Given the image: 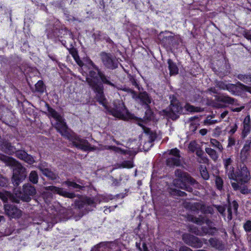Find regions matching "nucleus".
I'll use <instances>...</instances> for the list:
<instances>
[{"instance_id":"6","label":"nucleus","mask_w":251,"mask_h":251,"mask_svg":"<svg viewBox=\"0 0 251 251\" xmlns=\"http://www.w3.org/2000/svg\"><path fill=\"white\" fill-rule=\"evenodd\" d=\"M233 176L234 178H229L237 182V183H231L232 186L234 189H237L238 188L239 183L242 184L243 183H246L250 179V173L247 168L244 166L241 167V170H239L235 174L233 173Z\"/></svg>"},{"instance_id":"42","label":"nucleus","mask_w":251,"mask_h":251,"mask_svg":"<svg viewBox=\"0 0 251 251\" xmlns=\"http://www.w3.org/2000/svg\"><path fill=\"white\" fill-rule=\"evenodd\" d=\"M243 108V107H237V108H232L231 109L233 111L239 112V111H240Z\"/></svg>"},{"instance_id":"45","label":"nucleus","mask_w":251,"mask_h":251,"mask_svg":"<svg viewBox=\"0 0 251 251\" xmlns=\"http://www.w3.org/2000/svg\"><path fill=\"white\" fill-rule=\"evenodd\" d=\"M241 192L243 194H247L249 193V190L247 188H243L241 189Z\"/></svg>"},{"instance_id":"33","label":"nucleus","mask_w":251,"mask_h":251,"mask_svg":"<svg viewBox=\"0 0 251 251\" xmlns=\"http://www.w3.org/2000/svg\"><path fill=\"white\" fill-rule=\"evenodd\" d=\"M197 144L195 141L191 142L189 145V149L193 151L196 149Z\"/></svg>"},{"instance_id":"13","label":"nucleus","mask_w":251,"mask_h":251,"mask_svg":"<svg viewBox=\"0 0 251 251\" xmlns=\"http://www.w3.org/2000/svg\"><path fill=\"white\" fill-rule=\"evenodd\" d=\"M225 167L229 178H234L233 176V170L231 166V160L230 158H227L224 160Z\"/></svg>"},{"instance_id":"12","label":"nucleus","mask_w":251,"mask_h":251,"mask_svg":"<svg viewBox=\"0 0 251 251\" xmlns=\"http://www.w3.org/2000/svg\"><path fill=\"white\" fill-rule=\"evenodd\" d=\"M46 190L52 193H57L60 195L71 198H73L74 196V194L73 193H68L65 191L63 190L61 188H58L53 186H50L47 187Z\"/></svg>"},{"instance_id":"18","label":"nucleus","mask_w":251,"mask_h":251,"mask_svg":"<svg viewBox=\"0 0 251 251\" xmlns=\"http://www.w3.org/2000/svg\"><path fill=\"white\" fill-rule=\"evenodd\" d=\"M40 169L42 172L43 174L47 176V177H49L51 179H53L54 178V175L52 172H51L49 169L48 168H43L42 167H40Z\"/></svg>"},{"instance_id":"14","label":"nucleus","mask_w":251,"mask_h":251,"mask_svg":"<svg viewBox=\"0 0 251 251\" xmlns=\"http://www.w3.org/2000/svg\"><path fill=\"white\" fill-rule=\"evenodd\" d=\"M101 58L103 63L107 67H112L113 60L109 54L103 53L101 55Z\"/></svg>"},{"instance_id":"30","label":"nucleus","mask_w":251,"mask_h":251,"mask_svg":"<svg viewBox=\"0 0 251 251\" xmlns=\"http://www.w3.org/2000/svg\"><path fill=\"white\" fill-rule=\"evenodd\" d=\"M246 121V119H245L244 121V129L243 131V135L244 137L247 136L248 133L249 132V125L245 124Z\"/></svg>"},{"instance_id":"11","label":"nucleus","mask_w":251,"mask_h":251,"mask_svg":"<svg viewBox=\"0 0 251 251\" xmlns=\"http://www.w3.org/2000/svg\"><path fill=\"white\" fill-rule=\"evenodd\" d=\"M170 155L171 156L169 157L167 163L169 166L176 165L178 166L180 164L179 151L177 149H174L170 151Z\"/></svg>"},{"instance_id":"7","label":"nucleus","mask_w":251,"mask_h":251,"mask_svg":"<svg viewBox=\"0 0 251 251\" xmlns=\"http://www.w3.org/2000/svg\"><path fill=\"white\" fill-rule=\"evenodd\" d=\"M68 137L72 142L74 146L83 151H91L96 150L103 149L100 147H91L86 140L80 139L79 137L76 136L74 134L70 135V137Z\"/></svg>"},{"instance_id":"55","label":"nucleus","mask_w":251,"mask_h":251,"mask_svg":"<svg viewBox=\"0 0 251 251\" xmlns=\"http://www.w3.org/2000/svg\"><path fill=\"white\" fill-rule=\"evenodd\" d=\"M77 63L79 64V65H80V66L81 65V64L79 63H78V62H77Z\"/></svg>"},{"instance_id":"32","label":"nucleus","mask_w":251,"mask_h":251,"mask_svg":"<svg viewBox=\"0 0 251 251\" xmlns=\"http://www.w3.org/2000/svg\"><path fill=\"white\" fill-rule=\"evenodd\" d=\"M7 179L0 175V186H4L7 184Z\"/></svg>"},{"instance_id":"48","label":"nucleus","mask_w":251,"mask_h":251,"mask_svg":"<svg viewBox=\"0 0 251 251\" xmlns=\"http://www.w3.org/2000/svg\"><path fill=\"white\" fill-rule=\"evenodd\" d=\"M87 203H88V204H92V203H93V201L92 200H91V199H88V200H87Z\"/></svg>"},{"instance_id":"23","label":"nucleus","mask_w":251,"mask_h":251,"mask_svg":"<svg viewBox=\"0 0 251 251\" xmlns=\"http://www.w3.org/2000/svg\"><path fill=\"white\" fill-rule=\"evenodd\" d=\"M169 192L172 195L174 196L178 195L180 196H183L184 194V193L183 192H181L177 189L172 190V188H170Z\"/></svg>"},{"instance_id":"25","label":"nucleus","mask_w":251,"mask_h":251,"mask_svg":"<svg viewBox=\"0 0 251 251\" xmlns=\"http://www.w3.org/2000/svg\"><path fill=\"white\" fill-rule=\"evenodd\" d=\"M200 171L201 175L203 179H208L209 178V175L206 168L205 167H201Z\"/></svg>"},{"instance_id":"8","label":"nucleus","mask_w":251,"mask_h":251,"mask_svg":"<svg viewBox=\"0 0 251 251\" xmlns=\"http://www.w3.org/2000/svg\"><path fill=\"white\" fill-rule=\"evenodd\" d=\"M5 147L4 149V151L7 153H12L15 152L16 156L20 159L23 160L25 162L31 164L34 162V160L32 156L27 154L24 151H15V149L10 145L7 144L4 146Z\"/></svg>"},{"instance_id":"43","label":"nucleus","mask_w":251,"mask_h":251,"mask_svg":"<svg viewBox=\"0 0 251 251\" xmlns=\"http://www.w3.org/2000/svg\"><path fill=\"white\" fill-rule=\"evenodd\" d=\"M228 112L227 111H225L223 112L220 116L221 119H224L227 114Z\"/></svg>"},{"instance_id":"17","label":"nucleus","mask_w":251,"mask_h":251,"mask_svg":"<svg viewBox=\"0 0 251 251\" xmlns=\"http://www.w3.org/2000/svg\"><path fill=\"white\" fill-rule=\"evenodd\" d=\"M140 99L145 103L148 104L151 102V100L147 93H140L139 96Z\"/></svg>"},{"instance_id":"24","label":"nucleus","mask_w":251,"mask_h":251,"mask_svg":"<svg viewBox=\"0 0 251 251\" xmlns=\"http://www.w3.org/2000/svg\"><path fill=\"white\" fill-rule=\"evenodd\" d=\"M250 150V145L246 144L244 146L241 151V154L242 157H246L247 153Z\"/></svg>"},{"instance_id":"47","label":"nucleus","mask_w":251,"mask_h":251,"mask_svg":"<svg viewBox=\"0 0 251 251\" xmlns=\"http://www.w3.org/2000/svg\"><path fill=\"white\" fill-rule=\"evenodd\" d=\"M190 251V250L187 248L182 247L180 249V251Z\"/></svg>"},{"instance_id":"36","label":"nucleus","mask_w":251,"mask_h":251,"mask_svg":"<svg viewBox=\"0 0 251 251\" xmlns=\"http://www.w3.org/2000/svg\"><path fill=\"white\" fill-rule=\"evenodd\" d=\"M98 75H99V77L100 78L102 82H103V83H109L108 81L106 79L105 77L103 75H102L100 73H99L98 74Z\"/></svg>"},{"instance_id":"3","label":"nucleus","mask_w":251,"mask_h":251,"mask_svg":"<svg viewBox=\"0 0 251 251\" xmlns=\"http://www.w3.org/2000/svg\"><path fill=\"white\" fill-rule=\"evenodd\" d=\"M24 194L19 193L16 194V197L11 195L7 191L0 192V198L3 201H10L18 202L20 199L25 201H29L30 198L28 196H32L35 194L36 190L34 187L30 185H25L23 187Z\"/></svg>"},{"instance_id":"50","label":"nucleus","mask_w":251,"mask_h":251,"mask_svg":"<svg viewBox=\"0 0 251 251\" xmlns=\"http://www.w3.org/2000/svg\"><path fill=\"white\" fill-rule=\"evenodd\" d=\"M4 221V218L2 216H0V223Z\"/></svg>"},{"instance_id":"35","label":"nucleus","mask_w":251,"mask_h":251,"mask_svg":"<svg viewBox=\"0 0 251 251\" xmlns=\"http://www.w3.org/2000/svg\"><path fill=\"white\" fill-rule=\"evenodd\" d=\"M241 89L244 91L248 92L251 93V87L245 86L243 84H240Z\"/></svg>"},{"instance_id":"46","label":"nucleus","mask_w":251,"mask_h":251,"mask_svg":"<svg viewBox=\"0 0 251 251\" xmlns=\"http://www.w3.org/2000/svg\"><path fill=\"white\" fill-rule=\"evenodd\" d=\"M234 142L235 141H234L233 139L229 138V143H228L229 145V146H232V145H234Z\"/></svg>"},{"instance_id":"56","label":"nucleus","mask_w":251,"mask_h":251,"mask_svg":"<svg viewBox=\"0 0 251 251\" xmlns=\"http://www.w3.org/2000/svg\"><path fill=\"white\" fill-rule=\"evenodd\" d=\"M219 212L222 213L223 212V210L222 211L219 210Z\"/></svg>"},{"instance_id":"26","label":"nucleus","mask_w":251,"mask_h":251,"mask_svg":"<svg viewBox=\"0 0 251 251\" xmlns=\"http://www.w3.org/2000/svg\"><path fill=\"white\" fill-rule=\"evenodd\" d=\"M185 109L186 111L188 112H194V111H198V108L197 107H195L192 105H190L188 104H186L185 106Z\"/></svg>"},{"instance_id":"41","label":"nucleus","mask_w":251,"mask_h":251,"mask_svg":"<svg viewBox=\"0 0 251 251\" xmlns=\"http://www.w3.org/2000/svg\"><path fill=\"white\" fill-rule=\"evenodd\" d=\"M228 217H227V218L230 220L232 218V217H231V206L230 207L228 208Z\"/></svg>"},{"instance_id":"53","label":"nucleus","mask_w":251,"mask_h":251,"mask_svg":"<svg viewBox=\"0 0 251 251\" xmlns=\"http://www.w3.org/2000/svg\"><path fill=\"white\" fill-rule=\"evenodd\" d=\"M117 151L121 152H123L124 153H126V151H124L123 150H120L119 151Z\"/></svg>"},{"instance_id":"19","label":"nucleus","mask_w":251,"mask_h":251,"mask_svg":"<svg viewBox=\"0 0 251 251\" xmlns=\"http://www.w3.org/2000/svg\"><path fill=\"white\" fill-rule=\"evenodd\" d=\"M205 151L214 160H216L217 159L218 155L214 150L211 148H206Z\"/></svg>"},{"instance_id":"21","label":"nucleus","mask_w":251,"mask_h":251,"mask_svg":"<svg viewBox=\"0 0 251 251\" xmlns=\"http://www.w3.org/2000/svg\"><path fill=\"white\" fill-rule=\"evenodd\" d=\"M29 180L33 183H36L38 182V175L36 172L32 171L29 175Z\"/></svg>"},{"instance_id":"44","label":"nucleus","mask_w":251,"mask_h":251,"mask_svg":"<svg viewBox=\"0 0 251 251\" xmlns=\"http://www.w3.org/2000/svg\"><path fill=\"white\" fill-rule=\"evenodd\" d=\"M200 133L202 135H204L207 133V130L205 129H202L200 130Z\"/></svg>"},{"instance_id":"27","label":"nucleus","mask_w":251,"mask_h":251,"mask_svg":"<svg viewBox=\"0 0 251 251\" xmlns=\"http://www.w3.org/2000/svg\"><path fill=\"white\" fill-rule=\"evenodd\" d=\"M215 183L217 187V188L220 190L222 188L223 183L222 178L219 177H216L215 179Z\"/></svg>"},{"instance_id":"51","label":"nucleus","mask_w":251,"mask_h":251,"mask_svg":"<svg viewBox=\"0 0 251 251\" xmlns=\"http://www.w3.org/2000/svg\"><path fill=\"white\" fill-rule=\"evenodd\" d=\"M236 128H237V127H236V126H235V128H233V129H231L230 131H231L232 133H234V132H235V131L236 130Z\"/></svg>"},{"instance_id":"38","label":"nucleus","mask_w":251,"mask_h":251,"mask_svg":"<svg viewBox=\"0 0 251 251\" xmlns=\"http://www.w3.org/2000/svg\"><path fill=\"white\" fill-rule=\"evenodd\" d=\"M144 122V121H141L139 123L138 125L141 126V127H142L143 129H144V131L146 132V133H149V130L148 128H146L145 126H144V125H143V123Z\"/></svg>"},{"instance_id":"4","label":"nucleus","mask_w":251,"mask_h":251,"mask_svg":"<svg viewBox=\"0 0 251 251\" xmlns=\"http://www.w3.org/2000/svg\"><path fill=\"white\" fill-rule=\"evenodd\" d=\"M46 105L48 108L49 116L52 118L51 120L52 125L55 126L56 129L62 135L68 136L69 131L62 117L55 111L50 108L48 104H46Z\"/></svg>"},{"instance_id":"37","label":"nucleus","mask_w":251,"mask_h":251,"mask_svg":"<svg viewBox=\"0 0 251 251\" xmlns=\"http://www.w3.org/2000/svg\"><path fill=\"white\" fill-rule=\"evenodd\" d=\"M217 121L216 120H211L207 119L205 121L204 123L205 125H211L217 123Z\"/></svg>"},{"instance_id":"5","label":"nucleus","mask_w":251,"mask_h":251,"mask_svg":"<svg viewBox=\"0 0 251 251\" xmlns=\"http://www.w3.org/2000/svg\"><path fill=\"white\" fill-rule=\"evenodd\" d=\"M176 176L177 178L173 181L174 185L177 188L185 189L188 191H191L192 188L188 184H192L195 183V180L186 173H184L180 170L176 172Z\"/></svg>"},{"instance_id":"10","label":"nucleus","mask_w":251,"mask_h":251,"mask_svg":"<svg viewBox=\"0 0 251 251\" xmlns=\"http://www.w3.org/2000/svg\"><path fill=\"white\" fill-rule=\"evenodd\" d=\"M4 210L10 218H19L22 215V211L13 205L5 204Z\"/></svg>"},{"instance_id":"2","label":"nucleus","mask_w":251,"mask_h":251,"mask_svg":"<svg viewBox=\"0 0 251 251\" xmlns=\"http://www.w3.org/2000/svg\"><path fill=\"white\" fill-rule=\"evenodd\" d=\"M0 159L6 165L13 167L12 181L14 185H18L26 176L25 169L23 168L14 159L4 155H0Z\"/></svg>"},{"instance_id":"28","label":"nucleus","mask_w":251,"mask_h":251,"mask_svg":"<svg viewBox=\"0 0 251 251\" xmlns=\"http://www.w3.org/2000/svg\"><path fill=\"white\" fill-rule=\"evenodd\" d=\"M244 228L246 231L250 232L251 231V221H247L244 225Z\"/></svg>"},{"instance_id":"31","label":"nucleus","mask_w":251,"mask_h":251,"mask_svg":"<svg viewBox=\"0 0 251 251\" xmlns=\"http://www.w3.org/2000/svg\"><path fill=\"white\" fill-rule=\"evenodd\" d=\"M65 183L68 187H71L74 188H78L80 187L79 185L73 182L67 181Z\"/></svg>"},{"instance_id":"34","label":"nucleus","mask_w":251,"mask_h":251,"mask_svg":"<svg viewBox=\"0 0 251 251\" xmlns=\"http://www.w3.org/2000/svg\"><path fill=\"white\" fill-rule=\"evenodd\" d=\"M210 143L214 146L217 147L219 149H221V146L219 143L215 139H211Z\"/></svg>"},{"instance_id":"40","label":"nucleus","mask_w":251,"mask_h":251,"mask_svg":"<svg viewBox=\"0 0 251 251\" xmlns=\"http://www.w3.org/2000/svg\"><path fill=\"white\" fill-rule=\"evenodd\" d=\"M231 206L233 207L234 211L236 212L238 207L237 203L236 201H234L232 203Z\"/></svg>"},{"instance_id":"49","label":"nucleus","mask_w":251,"mask_h":251,"mask_svg":"<svg viewBox=\"0 0 251 251\" xmlns=\"http://www.w3.org/2000/svg\"><path fill=\"white\" fill-rule=\"evenodd\" d=\"M215 241L214 240V239H211L210 240V242L211 243V244L213 246H216V245L214 244L213 243V242H215Z\"/></svg>"},{"instance_id":"22","label":"nucleus","mask_w":251,"mask_h":251,"mask_svg":"<svg viewBox=\"0 0 251 251\" xmlns=\"http://www.w3.org/2000/svg\"><path fill=\"white\" fill-rule=\"evenodd\" d=\"M220 100L226 103H233L234 100L227 96H221Z\"/></svg>"},{"instance_id":"54","label":"nucleus","mask_w":251,"mask_h":251,"mask_svg":"<svg viewBox=\"0 0 251 251\" xmlns=\"http://www.w3.org/2000/svg\"><path fill=\"white\" fill-rule=\"evenodd\" d=\"M152 118H153V116H150V117L148 118V119L151 120L152 119Z\"/></svg>"},{"instance_id":"20","label":"nucleus","mask_w":251,"mask_h":251,"mask_svg":"<svg viewBox=\"0 0 251 251\" xmlns=\"http://www.w3.org/2000/svg\"><path fill=\"white\" fill-rule=\"evenodd\" d=\"M36 90L39 92L43 93L45 90V86L43 82L42 81H39L35 84Z\"/></svg>"},{"instance_id":"16","label":"nucleus","mask_w":251,"mask_h":251,"mask_svg":"<svg viewBox=\"0 0 251 251\" xmlns=\"http://www.w3.org/2000/svg\"><path fill=\"white\" fill-rule=\"evenodd\" d=\"M116 168H131L133 167V163L131 161H124L121 164H117Z\"/></svg>"},{"instance_id":"1","label":"nucleus","mask_w":251,"mask_h":251,"mask_svg":"<svg viewBox=\"0 0 251 251\" xmlns=\"http://www.w3.org/2000/svg\"><path fill=\"white\" fill-rule=\"evenodd\" d=\"M90 74L91 78L87 77V81L96 90L97 93L96 97L100 103L106 109L109 110L112 115L115 117L124 120L132 119L133 118L132 115L125 107L124 103L122 101H119L118 103H114L113 107H109L107 105L106 100L103 95L102 87L97 83V76H94L93 73L91 72L90 73Z\"/></svg>"},{"instance_id":"9","label":"nucleus","mask_w":251,"mask_h":251,"mask_svg":"<svg viewBox=\"0 0 251 251\" xmlns=\"http://www.w3.org/2000/svg\"><path fill=\"white\" fill-rule=\"evenodd\" d=\"M164 112L169 118L175 120L179 114L183 112V110L180 103L177 100H175L172 101L169 109L165 110Z\"/></svg>"},{"instance_id":"52","label":"nucleus","mask_w":251,"mask_h":251,"mask_svg":"<svg viewBox=\"0 0 251 251\" xmlns=\"http://www.w3.org/2000/svg\"><path fill=\"white\" fill-rule=\"evenodd\" d=\"M164 33H161L159 35V38L161 39V37L163 36Z\"/></svg>"},{"instance_id":"29","label":"nucleus","mask_w":251,"mask_h":251,"mask_svg":"<svg viewBox=\"0 0 251 251\" xmlns=\"http://www.w3.org/2000/svg\"><path fill=\"white\" fill-rule=\"evenodd\" d=\"M217 85L219 87V88L225 90L229 89L228 85L226 84L225 82H219L217 84Z\"/></svg>"},{"instance_id":"15","label":"nucleus","mask_w":251,"mask_h":251,"mask_svg":"<svg viewBox=\"0 0 251 251\" xmlns=\"http://www.w3.org/2000/svg\"><path fill=\"white\" fill-rule=\"evenodd\" d=\"M168 63L169 64L170 75H174L177 74L178 73V70L176 65L174 64L171 59L168 60Z\"/></svg>"},{"instance_id":"39","label":"nucleus","mask_w":251,"mask_h":251,"mask_svg":"<svg viewBox=\"0 0 251 251\" xmlns=\"http://www.w3.org/2000/svg\"><path fill=\"white\" fill-rule=\"evenodd\" d=\"M245 37L248 40L251 41V31H248L245 32Z\"/></svg>"},{"instance_id":"57","label":"nucleus","mask_w":251,"mask_h":251,"mask_svg":"<svg viewBox=\"0 0 251 251\" xmlns=\"http://www.w3.org/2000/svg\"><path fill=\"white\" fill-rule=\"evenodd\" d=\"M144 251H147L146 249H144Z\"/></svg>"}]
</instances>
